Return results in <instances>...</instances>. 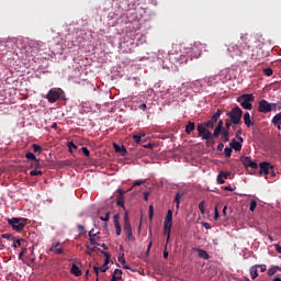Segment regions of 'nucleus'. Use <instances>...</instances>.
<instances>
[{
	"instance_id": "21",
	"label": "nucleus",
	"mask_w": 281,
	"mask_h": 281,
	"mask_svg": "<svg viewBox=\"0 0 281 281\" xmlns=\"http://www.w3.org/2000/svg\"><path fill=\"white\" fill-rule=\"evenodd\" d=\"M101 254L105 257L103 265H105V267H109V263L111 262V254L104 250H101Z\"/></svg>"
},
{
	"instance_id": "60",
	"label": "nucleus",
	"mask_w": 281,
	"mask_h": 281,
	"mask_svg": "<svg viewBox=\"0 0 281 281\" xmlns=\"http://www.w3.org/2000/svg\"><path fill=\"white\" fill-rule=\"evenodd\" d=\"M68 148H74L75 150L78 148V146H76L75 144H74V142H68Z\"/></svg>"
},
{
	"instance_id": "58",
	"label": "nucleus",
	"mask_w": 281,
	"mask_h": 281,
	"mask_svg": "<svg viewBox=\"0 0 281 281\" xmlns=\"http://www.w3.org/2000/svg\"><path fill=\"white\" fill-rule=\"evenodd\" d=\"M216 128H221L222 131H225V128L223 127V120H220V121L217 122Z\"/></svg>"
},
{
	"instance_id": "34",
	"label": "nucleus",
	"mask_w": 281,
	"mask_h": 281,
	"mask_svg": "<svg viewBox=\"0 0 281 281\" xmlns=\"http://www.w3.org/2000/svg\"><path fill=\"white\" fill-rule=\"evenodd\" d=\"M218 176L222 177V179H227V177L232 176V172H229V171H220Z\"/></svg>"
},
{
	"instance_id": "64",
	"label": "nucleus",
	"mask_w": 281,
	"mask_h": 281,
	"mask_svg": "<svg viewBox=\"0 0 281 281\" xmlns=\"http://www.w3.org/2000/svg\"><path fill=\"white\" fill-rule=\"evenodd\" d=\"M274 249H276V251H277L278 254H281V246H280V245L276 244V245H274Z\"/></svg>"
},
{
	"instance_id": "35",
	"label": "nucleus",
	"mask_w": 281,
	"mask_h": 281,
	"mask_svg": "<svg viewBox=\"0 0 281 281\" xmlns=\"http://www.w3.org/2000/svg\"><path fill=\"white\" fill-rule=\"evenodd\" d=\"M30 175L31 177H38V176L41 177L43 175V171L35 169L30 171Z\"/></svg>"
},
{
	"instance_id": "39",
	"label": "nucleus",
	"mask_w": 281,
	"mask_h": 281,
	"mask_svg": "<svg viewBox=\"0 0 281 281\" xmlns=\"http://www.w3.org/2000/svg\"><path fill=\"white\" fill-rule=\"evenodd\" d=\"M33 151L34 153H43V147L37 144H33Z\"/></svg>"
},
{
	"instance_id": "29",
	"label": "nucleus",
	"mask_w": 281,
	"mask_h": 281,
	"mask_svg": "<svg viewBox=\"0 0 281 281\" xmlns=\"http://www.w3.org/2000/svg\"><path fill=\"white\" fill-rule=\"evenodd\" d=\"M272 124H274V126H276L277 124H281V112L278 113V114H276V115L273 116V119H272Z\"/></svg>"
},
{
	"instance_id": "43",
	"label": "nucleus",
	"mask_w": 281,
	"mask_h": 281,
	"mask_svg": "<svg viewBox=\"0 0 281 281\" xmlns=\"http://www.w3.org/2000/svg\"><path fill=\"white\" fill-rule=\"evenodd\" d=\"M263 74H265V76L271 77V76H273V69L266 68V69H263Z\"/></svg>"
},
{
	"instance_id": "14",
	"label": "nucleus",
	"mask_w": 281,
	"mask_h": 281,
	"mask_svg": "<svg viewBox=\"0 0 281 281\" xmlns=\"http://www.w3.org/2000/svg\"><path fill=\"white\" fill-rule=\"evenodd\" d=\"M117 192H119V198L116 201V205H119V207H123L124 210V190L119 189Z\"/></svg>"
},
{
	"instance_id": "40",
	"label": "nucleus",
	"mask_w": 281,
	"mask_h": 281,
	"mask_svg": "<svg viewBox=\"0 0 281 281\" xmlns=\"http://www.w3.org/2000/svg\"><path fill=\"white\" fill-rule=\"evenodd\" d=\"M221 133H223V130H221L220 127H215L212 137H218V135H221Z\"/></svg>"
},
{
	"instance_id": "9",
	"label": "nucleus",
	"mask_w": 281,
	"mask_h": 281,
	"mask_svg": "<svg viewBox=\"0 0 281 281\" xmlns=\"http://www.w3.org/2000/svg\"><path fill=\"white\" fill-rule=\"evenodd\" d=\"M58 247H60V241L53 244L47 250V254H56V256H63V254H65V249Z\"/></svg>"
},
{
	"instance_id": "52",
	"label": "nucleus",
	"mask_w": 281,
	"mask_h": 281,
	"mask_svg": "<svg viewBox=\"0 0 281 281\" xmlns=\"http://www.w3.org/2000/svg\"><path fill=\"white\" fill-rule=\"evenodd\" d=\"M133 139H134L135 144H139L142 142V135H134Z\"/></svg>"
},
{
	"instance_id": "8",
	"label": "nucleus",
	"mask_w": 281,
	"mask_h": 281,
	"mask_svg": "<svg viewBox=\"0 0 281 281\" xmlns=\"http://www.w3.org/2000/svg\"><path fill=\"white\" fill-rule=\"evenodd\" d=\"M271 111H273V108H271V103H269V101L265 99L259 101V105H258L259 113H271Z\"/></svg>"
},
{
	"instance_id": "30",
	"label": "nucleus",
	"mask_w": 281,
	"mask_h": 281,
	"mask_svg": "<svg viewBox=\"0 0 281 281\" xmlns=\"http://www.w3.org/2000/svg\"><path fill=\"white\" fill-rule=\"evenodd\" d=\"M222 139L224 142H229V131L228 130H223L222 131Z\"/></svg>"
},
{
	"instance_id": "26",
	"label": "nucleus",
	"mask_w": 281,
	"mask_h": 281,
	"mask_svg": "<svg viewBox=\"0 0 281 281\" xmlns=\"http://www.w3.org/2000/svg\"><path fill=\"white\" fill-rule=\"evenodd\" d=\"M22 243H25V239H23V238L16 239V238H15L14 241H13V244H12V247H13L14 249H16V248L21 247Z\"/></svg>"
},
{
	"instance_id": "37",
	"label": "nucleus",
	"mask_w": 281,
	"mask_h": 281,
	"mask_svg": "<svg viewBox=\"0 0 281 281\" xmlns=\"http://www.w3.org/2000/svg\"><path fill=\"white\" fill-rule=\"evenodd\" d=\"M232 147H225V149H224V155H225V157H227V158H229V157H232Z\"/></svg>"
},
{
	"instance_id": "12",
	"label": "nucleus",
	"mask_w": 281,
	"mask_h": 281,
	"mask_svg": "<svg viewBox=\"0 0 281 281\" xmlns=\"http://www.w3.org/2000/svg\"><path fill=\"white\" fill-rule=\"evenodd\" d=\"M244 124L247 126V128H250V126H254L255 122L251 121V114L249 112H245L244 114Z\"/></svg>"
},
{
	"instance_id": "55",
	"label": "nucleus",
	"mask_w": 281,
	"mask_h": 281,
	"mask_svg": "<svg viewBox=\"0 0 281 281\" xmlns=\"http://www.w3.org/2000/svg\"><path fill=\"white\" fill-rule=\"evenodd\" d=\"M25 254H27V248H23L22 251L19 254V260H21V258H23Z\"/></svg>"
},
{
	"instance_id": "44",
	"label": "nucleus",
	"mask_w": 281,
	"mask_h": 281,
	"mask_svg": "<svg viewBox=\"0 0 281 281\" xmlns=\"http://www.w3.org/2000/svg\"><path fill=\"white\" fill-rule=\"evenodd\" d=\"M2 238H5V240H12V243H14V237L10 234H2L1 236Z\"/></svg>"
},
{
	"instance_id": "49",
	"label": "nucleus",
	"mask_w": 281,
	"mask_h": 281,
	"mask_svg": "<svg viewBox=\"0 0 281 281\" xmlns=\"http://www.w3.org/2000/svg\"><path fill=\"white\" fill-rule=\"evenodd\" d=\"M81 153L85 155V157H89V155H91V153L89 151V148L87 147H82Z\"/></svg>"
},
{
	"instance_id": "61",
	"label": "nucleus",
	"mask_w": 281,
	"mask_h": 281,
	"mask_svg": "<svg viewBox=\"0 0 281 281\" xmlns=\"http://www.w3.org/2000/svg\"><path fill=\"white\" fill-rule=\"evenodd\" d=\"M225 125H226V131H229V128L232 127V121L226 120Z\"/></svg>"
},
{
	"instance_id": "10",
	"label": "nucleus",
	"mask_w": 281,
	"mask_h": 281,
	"mask_svg": "<svg viewBox=\"0 0 281 281\" xmlns=\"http://www.w3.org/2000/svg\"><path fill=\"white\" fill-rule=\"evenodd\" d=\"M123 229L126 235V239L130 243H135V236H133V226H131V224H126V225H124Z\"/></svg>"
},
{
	"instance_id": "3",
	"label": "nucleus",
	"mask_w": 281,
	"mask_h": 281,
	"mask_svg": "<svg viewBox=\"0 0 281 281\" xmlns=\"http://www.w3.org/2000/svg\"><path fill=\"white\" fill-rule=\"evenodd\" d=\"M65 99V91L59 88H52L46 94L48 102H58V100Z\"/></svg>"
},
{
	"instance_id": "2",
	"label": "nucleus",
	"mask_w": 281,
	"mask_h": 281,
	"mask_svg": "<svg viewBox=\"0 0 281 281\" xmlns=\"http://www.w3.org/2000/svg\"><path fill=\"white\" fill-rule=\"evenodd\" d=\"M255 100L256 97H254L252 93L241 94L237 98V102L240 104V106L246 109V111H251V109H254V104H251V102Z\"/></svg>"
},
{
	"instance_id": "7",
	"label": "nucleus",
	"mask_w": 281,
	"mask_h": 281,
	"mask_svg": "<svg viewBox=\"0 0 281 281\" xmlns=\"http://www.w3.org/2000/svg\"><path fill=\"white\" fill-rule=\"evenodd\" d=\"M239 161L245 168H251L252 170H258V160H251L249 156H241Z\"/></svg>"
},
{
	"instance_id": "27",
	"label": "nucleus",
	"mask_w": 281,
	"mask_h": 281,
	"mask_svg": "<svg viewBox=\"0 0 281 281\" xmlns=\"http://www.w3.org/2000/svg\"><path fill=\"white\" fill-rule=\"evenodd\" d=\"M278 269H279V266H271L268 269V276H276V273H278Z\"/></svg>"
},
{
	"instance_id": "15",
	"label": "nucleus",
	"mask_w": 281,
	"mask_h": 281,
	"mask_svg": "<svg viewBox=\"0 0 281 281\" xmlns=\"http://www.w3.org/2000/svg\"><path fill=\"white\" fill-rule=\"evenodd\" d=\"M70 273H72L77 278H80V276H82V271L80 270V268L76 263H72L71 269H70Z\"/></svg>"
},
{
	"instance_id": "32",
	"label": "nucleus",
	"mask_w": 281,
	"mask_h": 281,
	"mask_svg": "<svg viewBox=\"0 0 281 281\" xmlns=\"http://www.w3.org/2000/svg\"><path fill=\"white\" fill-rule=\"evenodd\" d=\"M256 207H258V202H256V200H251L249 204L250 212H254Z\"/></svg>"
},
{
	"instance_id": "11",
	"label": "nucleus",
	"mask_w": 281,
	"mask_h": 281,
	"mask_svg": "<svg viewBox=\"0 0 281 281\" xmlns=\"http://www.w3.org/2000/svg\"><path fill=\"white\" fill-rule=\"evenodd\" d=\"M259 168H260V170H259V173L260 175H269V170H273V167H272V165L270 164V162H261V164H259Z\"/></svg>"
},
{
	"instance_id": "53",
	"label": "nucleus",
	"mask_w": 281,
	"mask_h": 281,
	"mask_svg": "<svg viewBox=\"0 0 281 281\" xmlns=\"http://www.w3.org/2000/svg\"><path fill=\"white\" fill-rule=\"evenodd\" d=\"M271 104V109H272V111H276V109H279V111H280V109H281V103H270ZM279 106V108H278Z\"/></svg>"
},
{
	"instance_id": "38",
	"label": "nucleus",
	"mask_w": 281,
	"mask_h": 281,
	"mask_svg": "<svg viewBox=\"0 0 281 281\" xmlns=\"http://www.w3.org/2000/svg\"><path fill=\"white\" fill-rule=\"evenodd\" d=\"M114 227L116 229V236H121L122 235V226L120 225V223L114 224Z\"/></svg>"
},
{
	"instance_id": "56",
	"label": "nucleus",
	"mask_w": 281,
	"mask_h": 281,
	"mask_svg": "<svg viewBox=\"0 0 281 281\" xmlns=\"http://www.w3.org/2000/svg\"><path fill=\"white\" fill-rule=\"evenodd\" d=\"M217 183H220L221 186H223V183H225V179L223 177H221L220 173L217 175Z\"/></svg>"
},
{
	"instance_id": "62",
	"label": "nucleus",
	"mask_w": 281,
	"mask_h": 281,
	"mask_svg": "<svg viewBox=\"0 0 281 281\" xmlns=\"http://www.w3.org/2000/svg\"><path fill=\"white\" fill-rule=\"evenodd\" d=\"M90 245H100L95 241V237H89Z\"/></svg>"
},
{
	"instance_id": "41",
	"label": "nucleus",
	"mask_w": 281,
	"mask_h": 281,
	"mask_svg": "<svg viewBox=\"0 0 281 281\" xmlns=\"http://www.w3.org/2000/svg\"><path fill=\"white\" fill-rule=\"evenodd\" d=\"M77 229H78V232H79L80 235L87 234V229L85 228L83 225H80V224L77 225Z\"/></svg>"
},
{
	"instance_id": "5",
	"label": "nucleus",
	"mask_w": 281,
	"mask_h": 281,
	"mask_svg": "<svg viewBox=\"0 0 281 281\" xmlns=\"http://www.w3.org/2000/svg\"><path fill=\"white\" fill-rule=\"evenodd\" d=\"M9 225H11L14 232H23L25 228L26 220L22 217H13L8 220Z\"/></svg>"
},
{
	"instance_id": "48",
	"label": "nucleus",
	"mask_w": 281,
	"mask_h": 281,
	"mask_svg": "<svg viewBox=\"0 0 281 281\" xmlns=\"http://www.w3.org/2000/svg\"><path fill=\"white\" fill-rule=\"evenodd\" d=\"M124 225H131V222L128 221V211H125L124 214Z\"/></svg>"
},
{
	"instance_id": "33",
	"label": "nucleus",
	"mask_w": 281,
	"mask_h": 281,
	"mask_svg": "<svg viewBox=\"0 0 281 281\" xmlns=\"http://www.w3.org/2000/svg\"><path fill=\"white\" fill-rule=\"evenodd\" d=\"M25 157L30 162L36 160V155H34V153H27Z\"/></svg>"
},
{
	"instance_id": "54",
	"label": "nucleus",
	"mask_w": 281,
	"mask_h": 281,
	"mask_svg": "<svg viewBox=\"0 0 281 281\" xmlns=\"http://www.w3.org/2000/svg\"><path fill=\"white\" fill-rule=\"evenodd\" d=\"M99 269L102 273H106L109 271V266L103 265L102 267H99Z\"/></svg>"
},
{
	"instance_id": "18",
	"label": "nucleus",
	"mask_w": 281,
	"mask_h": 281,
	"mask_svg": "<svg viewBox=\"0 0 281 281\" xmlns=\"http://www.w3.org/2000/svg\"><path fill=\"white\" fill-rule=\"evenodd\" d=\"M164 225H171L172 226V210H169L166 214Z\"/></svg>"
},
{
	"instance_id": "23",
	"label": "nucleus",
	"mask_w": 281,
	"mask_h": 281,
	"mask_svg": "<svg viewBox=\"0 0 281 281\" xmlns=\"http://www.w3.org/2000/svg\"><path fill=\"white\" fill-rule=\"evenodd\" d=\"M182 196H183V193H181V192H177V193H176L173 203H177V210H179V205H180V203H181Z\"/></svg>"
},
{
	"instance_id": "46",
	"label": "nucleus",
	"mask_w": 281,
	"mask_h": 281,
	"mask_svg": "<svg viewBox=\"0 0 281 281\" xmlns=\"http://www.w3.org/2000/svg\"><path fill=\"white\" fill-rule=\"evenodd\" d=\"M98 234H100V233H95V229L92 228V229L89 232L88 236H89V238H95V237L98 236Z\"/></svg>"
},
{
	"instance_id": "45",
	"label": "nucleus",
	"mask_w": 281,
	"mask_h": 281,
	"mask_svg": "<svg viewBox=\"0 0 281 281\" xmlns=\"http://www.w3.org/2000/svg\"><path fill=\"white\" fill-rule=\"evenodd\" d=\"M110 216H111V212L108 211L105 213V216H100V221H104L106 223L109 221Z\"/></svg>"
},
{
	"instance_id": "47",
	"label": "nucleus",
	"mask_w": 281,
	"mask_h": 281,
	"mask_svg": "<svg viewBox=\"0 0 281 281\" xmlns=\"http://www.w3.org/2000/svg\"><path fill=\"white\" fill-rule=\"evenodd\" d=\"M257 269H260L261 273H265L267 271V265H255Z\"/></svg>"
},
{
	"instance_id": "24",
	"label": "nucleus",
	"mask_w": 281,
	"mask_h": 281,
	"mask_svg": "<svg viewBox=\"0 0 281 281\" xmlns=\"http://www.w3.org/2000/svg\"><path fill=\"white\" fill-rule=\"evenodd\" d=\"M113 148H114L115 153H122V154L126 153V147L120 146L115 143L113 144Z\"/></svg>"
},
{
	"instance_id": "31",
	"label": "nucleus",
	"mask_w": 281,
	"mask_h": 281,
	"mask_svg": "<svg viewBox=\"0 0 281 281\" xmlns=\"http://www.w3.org/2000/svg\"><path fill=\"white\" fill-rule=\"evenodd\" d=\"M214 125H215V123H213L211 120H209L202 124V126H204V128H214Z\"/></svg>"
},
{
	"instance_id": "1",
	"label": "nucleus",
	"mask_w": 281,
	"mask_h": 281,
	"mask_svg": "<svg viewBox=\"0 0 281 281\" xmlns=\"http://www.w3.org/2000/svg\"><path fill=\"white\" fill-rule=\"evenodd\" d=\"M247 36H248L247 34H244L240 36L243 44H240V45L234 44L228 47V53L231 54L232 57L243 56V49H245V47H247V44H248Z\"/></svg>"
},
{
	"instance_id": "4",
	"label": "nucleus",
	"mask_w": 281,
	"mask_h": 281,
	"mask_svg": "<svg viewBox=\"0 0 281 281\" xmlns=\"http://www.w3.org/2000/svg\"><path fill=\"white\" fill-rule=\"evenodd\" d=\"M232 124L238 125L241 124L243 120V110L239 106H235L227 113Z\"/></svg>"
},
{
	"instance_id": "59",
	"label": "nucleus",
	"mask_w": 281,
	"mask_h": 281,
	"mask_svg": "<svg viewBox=\"0 0 281 281\" xmlns=\"http://www.w3.org/2000/svg\"><path fill=\"white\" fill-rule=\"evenodd\" d=\"M93 271H94V273H95V276L98 278L100 276V267L94 266L93 267Z\"/></svg>"
},
{
	"instance_id": "63",
	"label": "nucleus",
	"mask_w": 281,
	"mask_h": 281,
	"mask_svg": "<svg viewBox=\"0 0 281 281\" xmlns=\"http://www.w3.org/2000/svg\"><path fill=\"white\" fill-rule=\"evenodd\" d=\"M113 221H114V225H115L116 223H120V215H119V214H115V215L113 216Z\"/></svg>"
},
{
	"instance_id": "57",
	"label": "nucleus",
	"mask_w": 281,
	"mask_h": 281,
	"mask_svg": "<svg viewBox=\"0 0 281 281\" xmlns=\"http://www.w3.org/2000/svg\"><path fill=\"white\" fill-rule=\"evenodd\" d=\"M119 262L121 265H126V259L124 258V255L119 257Z\"/></svg>"
},
{
	"instance_id": "13",
	"label": "nucleus",
	"mask_w": 281,
	"mask_h": 281,
	"mask_svg": "<svg viewBox=\"0 0 281 281\" xmlns=\"http://www.w3.org/2000/svg\"><path fill=\"white\" fill-rule=\"evenodd\" d=\"M229 146L232 150H236L237 153H239V150H243V144H240V142L236 140L235 138H233Z\"/></svg>"
},
{
	"instance_id": "42",
	"label": "nucleus",
	"mask_w": 281,
	"mask_h": 281,
	"mask_svg": "<svg viewBox=\"0 0 281 281\" xmlns=\"http://www.w3.org/2000/svg\"><path fill=\"white\" fill-rule=\"evenodd\" d=\"M199 210H200L201 214H205V202L204 201L199 203Z\"/></svg>"
},
{
	"instance_id": "20",
	"label": "nucleus",
	"mask_w": 281,
	"mask_h": 281,
	"mask_svg": "<svg viewBox=\"0 0 281 281\" xmlns=\"http://www.w3.org/2000/svg\"><path fill=\"white\" fill-rule=\"evenodd\" d=\"M221 115H223V110H217L212 116H211V121L213 124H216V122H218V117H221Z\"/></svg>"
},
{
	"instance_id": "28",
	"label": "nucleus",
	"mask_w": 281,
	"mask_h": 281,
	"mask_svg": "<svg viewBox=\"0 0 281 281\" xmlns=\"http://www.w3.org/2000/svg\"><path fill=\"white\" fill-rule=\"evenodd\" d=\"M171 229H172V225H164V234H165V236H167L168 238H170Z\"/></svg>"
},
{
	"instance_id": "6",
	"label": "nucleus",
	"mask_w": 281,
	"mask_h": 281,
	"mask_svg": "<svg viewBox=\"0 0 281 281\" xmlns=\"http://www.w3.org/2000/svg\"><path fill=\"white\" fill-rule=\"evenodd\" d=\"M198 135L199 137H202V139H206V144H214V140H212V133L210 130H206L203 124L199 123L198 124Z\"/></svg>"
},
{
	"instance_id": "25",
	"label": "nucleus",
	"mask_w": 281,
	"mask_h": 281,
	"mask_svg": "<svg viewBox=\"0 0 281 281\" xmlns=\"http://www.w3.org/2000/svg\"><path fill=\"white\" fill-rule=\"evenodd\" d=\"M31 168H34L35 170H38V168H41V160L40 159H35V160H31Z\"/></svg>"
},
{
	"instance_id": "16",
	"label": "nucleus",
	"mask_w": 281,
	"mask_h": 281,
	"mask_svg": "<svg viewBox=\"0 0 281 281\" xmlns=\"http://www.w3.org/2000/svg\"><path fill=\"white\" fill-rule=\"evenodd\" d=\"M194 251H198L199 257L203 258V260H210V254H207L205 250L201 248H194Z\"/></svg>"
},
{
	"instance_id": "19",
	"label": "nucleus",
	"mask_w": 281,
	"mask_h": 281,
	"mask_svg": "<svg viewBox=\"0 0 281 281\" xmlns=\"http://www.w3.org/2000/svg\"><path fill=\"white\" fill-rule=\"evenodd\" d=\"M122 280V270L115 269L112 274L111 281Z\"/></svg>"
},
{
	"instance_id": "36",
	"label": "nucleus",
	"mask_w": 281,
	"mask_h": 281,
	"mask_svg": "<svg viewBox=\"0 0 281 281\" xmlns=\"http://www.w3.org/2000/svg\"><path fill=\"white\" fill-rule=\"evenodd\" d=\"M145 182L146 180H136L134 184L131 187L130 191L133 190V188H137V186H143V183Z\"/></svg>"
},
{
	"instance_id": "50",
	"label": "nucleus",
	"mask_w": 281,
	"mask_h": 281,
	"mask_svg": "<svg viewBox=\"0 0 281 281\" xmlns=\"http://www.w3.org/2000/svg\"><path fill=\"white\" fill-rule=\"evenodd\" d=\"M153 216H155V209L153 205H149V221H151Z\"/></svg>"
},
{
	"instance_id": "22",
	"label": "nucleus",
	"mask_w": 281,
	"mask_h": 281,
	"mask_svg": "<svg viewBox=\"0 0 281 281\" xmlns=\"http://www.w3.org/2000/svg\"><path fill=\"white\" fill-rule=\"evenodd\" d=\"M250 276L251 280H256V278H258V266H252L250 268Z\"/></svg>"
},
{
	"instance_id": "17",
	"label": "nucleus",
	"mask_w": 281,
	"mask_h": 281,
	"mask_svg": "<svg viewBox=\"0 0 281 281\" xmlns=\"http://www.w3.org/2000/svg\"><path fill=\"white\" fill-rule=\"evenodd\" d=\"M194 128H196V125L194 124V122L189 121L188 124L186 125L187 135H191L192 131H194Z\"/></svg>"
},
{
	"instance_id": "51",
	"label": "nucleus",
	"mask_w": 281,
	"mask_h": 281,
	"mask_svg": "<svg viewBox=\"0 0 281 281\" xmlns=\"http://www.w3.org/2000/svg\"><path fill=\"white\" fill-rule=\"evenodd\" d=\"M221 215L218 214V206L216 205L215 209H214V221H218V217Z\"/></svg>"
}]
</instances>
